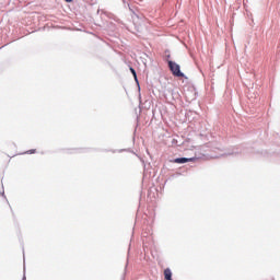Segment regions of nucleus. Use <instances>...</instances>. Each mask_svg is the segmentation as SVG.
<instances>
[{
    "label": "nucleus",
    "mask_w": 280,
    "mask_h": 280,
    "mask_svg": "<svg viewBox=\"0 0 280 280\" xmlns=\"http://www.w3.org/2000/svg\"><path fill=\"white\" fill-rule=\"evenodd\" d=\"M168 67L175 78H185V74L180 71V66L178 63L168 61Z\"/></svg>",
    "instance_id": "1"
},
{
    "label": "nucleus",
    "mask_w": 280,
    "mask_h": 280,
    "mask_svg": "<svg viewBox=\"0 0 280 280\" xmlns=\"http://www.w3.org/2000/svg\"><path fill=\"white\" fill-rule=\"evenodd\" d=\"M191 161H194V158H177L173 161V163L183 164V163H191Z\"/></svg>",
    "instance_id": "2"
},
{
    "label": "nucleus",
    "mask_w": 280,
    "mask_h": 280,
    "mask_svg": "<svg viewBox=\"0 0 280 280\" xmlns=\"http://www.w3.org/2000/svg\"><path fill=\"white\" fill-rule=\"evenodd\" d=\"M164 279L165 280H172V270L170 268H166L164 270Z\"/></svg>",
    "instance_id": "3"
},
{
    "label": "nucleus",
    "mask_w": 280,
    "mask_h": 280,
    "mask_svg": "<svg viewBox=\"0 0 280 280\" xmlns=\"http://www.w3.org/2000/svg\"><path fill=\"white\" fill-rule=\"evenodd\" d=\"M130 71H131L135 80L137 81V71H135L133 68H130Z\"/></svg>",
    "instance_id": "4"
},
{
    "label": "nucleus",
    "mask_w": 280,
    "mask_h": 280,
    "mask_svg": "<svg viewBox=\"0 0 280 280\" xmlns=\"http://www.w3.org/2000/svg\"><path fill=\"white\" fill-rule=\"evenodd\" d=\"M26 154H36V149H31L26 151Z\"/></svg>",
    "instance_id": "5"
},
{
    "label": "nucleus",
    "mask_w": 280,
    "mask_h": 280,
    "mask_svg": "<svg viewBox=\"0 0 280 280\" xmlns=\"http://www.w3.org/2000/svg\"><path fill=\"white\" fill-rule=\"evenodd\" d=\"M189 141H191L189 138L186 139V140L183 142V145H185V143H189Z\"/></svg>",
    "instance_id": "6"
},
{
    "label": "nucleus",
    "mask_w": 280,
    "mask_h": 280,
    "mask_svg": "<svg viewBox=\"0 0 280 280\" xmlns=\"http://www.w3.org/2000/svg\"><path fill=\"white\" fill-rule=\"evenodd\" d=\"M67 3H71L73 0H65Z\"/></svg>",
    "instance_id": "7"
}]
</instances>
